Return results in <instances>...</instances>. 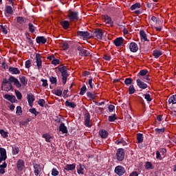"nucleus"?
Returning <instances> with one entry per match:
<instances>
[{"label":"nucleus","mask_w":176,"mask_h":176,"mask_svg":"<svg viewBox=\"0 0 176 176\" xmlns=\"http://www.w3.org/2000/svg\"><path fill=\"white\" fill-rule=\"evenodd\" d=\"M65 105H66V107H68V108H76V104L75 102H69L68 100L65 102Z\"/></svg>","instance_id":"c756f323"},{"label":"nucleus","mask_w":176,"mask_h":176,"mask_svg":"<svg viewBox=\"0 0 176 176\" xmlns=\"http://www.w3.org/2000/svg\"><path fill=\"white\" fill-rule=\"evenodd\" d=\"M0 134L1 135L3 138H6L8 137V134H9V133L8 132L5 131L3 129H1Z\"/></svg>","instance_id":"a18cd8bd"},{"label":"nucleus","mask_w":176,"mask_h":176,"mask_svg":"<svg viewBox=\"0 0 176 176\" xmlns=\"http://www.w3.org/2000/svg\"><path fill=\"white\" fill-rule=\"evenodd\" d=\"M94 36L95 38L97 39H102V30L101 29H97L94 32Z\"/></svg>","instance_id":"6ab92c4d"},{"label":"nucleus","mask_w":176,"mask_h":176,"mask_svg":"<svg viewBox=\"0 0 176 176\" xmlns=\"http://www.w3.org/2000/svg\"><path fill=\"white\" fill-rule=\"evenodd\" d=\"M77 36H79V38H81L82 39H83V41L90 39L91 38L90 33L87 31H78Z\"/></svg>","instance_id":"39448f33"},{"label":"nucleus","mask_w":176,"mask_h":176,"mask_svg":"<svg viewBox=\"0 0 176 176\" xmlns=\"http://www.w3.org/2000/svg\"><path fill=\"white\" fill-rule=\"evenodd\" d=\"M38 105H40V107H45V104H46V102H45L44 99H39L38 101Z\"/></svg>","instance_id":"bf43d9fd"},{"label":"nucleus","mask_w":176,"mask_h":176,"mask_svg":"<svg viewBox=\"0 0 176 176\" xmlns=\"http://www.w3.org/2000/svg\"><path fill=\"white\" fill-rule=\"evenodd\" d=\"M52 93L53 94H55V96H58V97H61V96H63V90L61 89H54Z\"/></svg>","instance_id":"7c9ffc66"},{"label":"nucleus","mask_w":176,"mask_h":176,"mask_svg":"<svg viewBox=\"0 0 176 176\" xmlns=\"http://www.w3.org/2000/svg\"><path fill=\"white\" fill-rule=\"evenodd\" d=\"M8 167L6 162H4L3 164L0 165V174H5V168Z\"/></svg>","instance_id":"473e14b6"},{"label":"nucleus","mask_w":176,"mask_h":176,"mask_svg":"<svg viewBox=\"0 0 176 176\" xmlns=\"http://www.w3.org/2000/svg\"><path fill=\"white\" fill-rule=\"evenodd\" d=\"M20 152V148L18 146L12 147V155H18Z\"/></svg>","instance_id":"37998d69"},{"label":"nucleus","mask_w":176,"mask_h":176,"mask_svg":"<svg viewBox=\"0 0 176 176\" xmlns=\"http://www.w3.org/2000/svg\"><path fill=\"white\" fill-rule=\"evenodd\" d=\"M13 89V87L12 86V82H3L1 85V90L3 91H10Z\"/></svg>","instance_id":"6e6552de"},{"label":"nucleus","mask_w":176,"mask_h":176,"mask_svg":"<svg viewBox=\"0 0 176 176\" xmlns=\"http://www.w3.org/2000/svg\"><path fill=\"white\" fill-rule=\"evenodd\" d=\"M59 131H61L63 134L68 133V129H67L65 123H61L59 126Z\"/></svg>","instance_id":"b1692460"},{"label":"nucleus","mask_w":176,"mask_h":176,"mask_svg":"<svg viewBox=\"0 0 176 176\" xmlns=\"http://www.w3.org/2000/svg\"><path fill=\"white\" fill-rule=\"evenodd\" d=\"M124 83L126 85V86H129V85H131L133 83V78H128L124 80Z\"/></svg>","instance_id":"de8ad7c7"},{"label":"nucleus","mask_w":176,"mask_h":176,"mask_svg":"<svg viewBox=\"0 0 176 176\" xmlns=\"http://www.w3.org/2000/svg\"><path fill=\"white\" fill-rule=\"evenodd\" d=\"M16 114L17 115V116H21V115H23V110L21 109V107H16Z\"/></svg>","instance_id":"4c0bfd02"},{"label":"nucleus","mask_w":176,"mask_h":176,"mask_svg":"<svg viewBox=\"0 0 176 176\" xmlns=\"http://www.w3.org/2000/svg\"><path fill=\"white\" fill-rule=\"evenodd\" d=\"M16 21L19 24H23V23H27V19H23L22 16H19L16 19Z\"/></svg>","instance_id":"ea45409f"},{"label":"nucleus","mask_w":176,"mask_h":176,"mask_svg":"<svg viewBox=\"0 0 176 176\" xmlns=\"http://www.w3.org/2000/svg\"><path fill=\"white\" fill-rule=\"evenodd\" d=\"M129 49L132 53H136L138 51V45H137L135 42H132L129 45Z\"/></svg>","instance_id":"412c9836"},{"label":"nucleus","mask_w":176,"mask_h":176,"mask_svg":"<svg viewBox=\"0 0 176 176\" xmlns=\"http://www.w3.org/2000/svg\"><path fill=\"white\" fill-rule=\"evenodd\" d=\"M42 138H45L46 142H52V139L53 138V137L49 133L43 134Z\"/></svg>","instance_id":"393cba45"},{"label":"nucleus","mask_w":176,"mask_h":176,"mask_svg":"<svg viewBox=\"0 0 176 176\" xmlns=\"http://www.w3.org/2000/svg\"><path fill=\"white\" fill-rule=\"evenodd\" d=\"M68 89H65L63 91V98H68L69 95H68Z\"/></svg>","instance_id":"69168bd1"},{"label":"nucleus","mask_w":176,"mask_h":176,"mask_svg":"<svg viewBox=\"0 0 176 176\" xmlns=\"http://www.w3.org/2000/svg\"><path fill=\"white\" fill-rule=\"evenodd\" d=\"M1 31L2 32H3V34H8V29H6V26L3 25H1Z\"/></svg>","instance_id":"0e129e2a"},{"label":"nucleus","mask_w":176,"mask_h":176,"mask_svg":"<svg viewBox=\"0 0 176 176\" xmlns=\"http://www.w3.org/2000/svg\"><path fill=\"white\" fill-rule=\"evenodd\" d=\"M145 167L146 170H153V165L150 162H146Z\"/></svg>","instance_id":"79ce46f5"},{"label":"nucleus","mask_w":176,"mask_h":176,"mask_svg":"<svg viewBox=\"0 0 176 176\" xmlns=\"http://www.w3.org/2000/svg\"><path fill=\"white\" fill-rule=\"evenodd\" d=\"M77 50H78L80 56H82V57H87V56H90V52L83 49L81 46H78L77 47Z\"/></svg>","instance_id":"9b49d317"},{"label":"nucleus","mask_w":176,"mask_h":176,"mask_svg":"<svg viewBox=\"0 0 176 176\" xmlns=\"http://www.w3.org/2000/svg\"><path fill=\"white\" fill-rule=\"evenodd\" d=\"M137 140H138V143L141 144L144 141V137L142 136V134L141 133H138L137 134Z\"/></svg>","instance_id":"e433bc0d"},{"label":"nucleus","mask_w":176,"mask_h":176,"mask_svg":"<svg viewBox=\"0 0 176 176\" xmlns=\"http://www.w3.org/2000/svg\"><path fill=\"white\" fill-rule=\"evenodd\" d=\"M103 19L106 24H112V19H111V16L108 15H104Z\"/></svg>","instance_id":"2f4dec72"},{"label":"nucleus","mask_w":176,"mask_h":176,"mask_svg":"<svg viewBox=\"0 0 176 176\" xmlns=\"http://www.w3.org/2000/svg\"><path fill=\"white\" fill-rule=\"evenodd\" d=\"M144 97L145 100H146V101H148V102H151V101H152V98H151V95L146 94H144Z\"/></svg>","instance_id":"13d9d810"},{"label":"nucleus","mask_w":176,"mask_h":176,"mask_svg":"<svg viewBox=\"0 0 176 176\" xmlns=\"http://www.w3.org/2000/svg\"><path fill=\"white\" fill-rule=\"evenodd\" d=\"M15 94L18 100H21V98H23V95L21 94V92H20L19 90H15Z\"/></svg>","instance_id":"c03bdc74"},{"label":"nucleus","mask_w":176,"mask_h":176,"mask_svg":"<svg viewBox=\"0 0 176 176\" xmlns=\"http://www.w3.org/2000/svg\"><path fill=\"white\" fill-rule=\"evenodd\" d=\"M165 129L162 128V129H155V132H157L158 134H160V133H164Z\"/></svg>","instance_id":"338daca9"},{"label":"nucleus","mask_w":176,"mask_h":176,"mask_svg":"<svg viewBox=\"0 0 176 176\" xmlns=\"http://www.w3.org/2000/svg\"><path fill=\"white\" fill-rule=\"evenodd\" d=\"M140 39L144 42L148 41V38L146 37V33L144 30H140Z\"/></svg>","instance_id":"a878e982"},{"label":"nucleus","mask_w":176,"mask_h":176,"mask_svg":"<svg viewBox=\"0 0 176 176\" xmlns=\"http://www.w3.org/2000/svg\"><path fill=\"white\" fill-rule=\"evenodd\" d=\"M136 83L139 89H142L143 90H145V89H148V84L142 81V79L141 78L137 79Z\"/></svg>","instance_id":"1a4fd4ad"},{"label":"nucleus","mask_w":176,"mask_h":176,"mask_svg":"<svg viewBox=\"0 0 176 176\" xmlns=\"http://www.w3.org/2000/svg\"><path fill=\"white\" fill-rule=\"evenodd\" d=\"M19 80L20 81H19V79L16 78L13 76H10L8 78V82H10V83H14V86H16L17 89H20V87H21V85L23 86H26L28 82V80L24 76H19Z\"/></svg>","instance_id":"f257e3e1"},{"label":"nucleus","mask_w":176,"mask_h":176,"mask_svg":"<svg viewBox=\"0 0 176 176\" xmlns=\"http://www.w3.org/2000/svg\"><path fill=\"white\" fill-rule=\"evenodd\" d=\"M1 67L3 68V69H8L9 68V66L8 64H6V61L3 60V63H1Z\"/></svg>","instance_id":"680f3d73"},{"label":"nucleus","mask_w":176,"mask_h":176,"mask_svg":"<svg viewBox=\"0 0 176 176\" xmlns=\"http://www.w3.org/2000/svg\"><path fill=\"white\" fill-rule=\"evenodd\" d=\"M67 18L70 23H75L79 20V13L76 11L69 10L67 13Z\"/></svg>","instance_id":"7ed1b4c3"},{"label":"nucleus","mask_w":176,"mask_h":176,"mask_svg":"<svg viewBox=\"0 0 176 176\" xmlns=\"http://www.w3.org/2000/svg\"><path fill=\"white\" fill-rule=\"evenodd\" d=\"M116 119H118V118H116V114H113L112 116H109V120L110 122H115V120H116Z\"/></svg>","instance_id":"864d4df0"},{"label":"nucleus","mask_w":176,"mask_h":176,"mask_svg":"<svg viewBox=\"0 0 176 176\" xmlns=\"http://www.w3.org/2000/svg\"><path fill=\"white\" fill-rule=\"evenodd\" d=\"M76 167V164H66L65 166V170H66V171H74Z\"/></svg>","instance_id":"5701e85b"},{"label":"nucleus","mask_w":176,"mask_h":176,"mask_svg":"<svg viewBox=\"0 0 176 176\" xmlns=\"http://www.w3.org/2000/svg\"><path fill=\"white\" fill-rule=\"evenodd\" d=\"M116 145H120V144H122L124 146V145H126V142H124V140H123V139L116 140Z\"/></svg>","instance_id":"603ef678"},{"label":"nucleus","mask_w":176,"mask_h":176,"mask_svg":"<svg viewBox=\"0 0 176 176\" xmlns=\"http://www.w3.org/2000/svg\"><path fill=\"white\" fill-rule=\"evenodd\" d=\"M8 71L12 75H20V69L17 67H10Z\"/></svg>","instance_id":"aec40b11"},{"label":"nucleus","mask_w":176,"mask_h":176,"mask_svg":"<svg viewBox=\"0 0 176 176\" xmlns=\"http://www.w3.org/2000/svg\"><path fill=\"white\" fill-rule=\"evenodd\" d=\"M117 160L123 162L124 159V150L123 148H118L116 153Z\"/></svg>","instance_id":"0eeeda50"},{"label":"nucleus","mask_w":176,"mask_h":176,"mask_svg":"<svg viewBox=\"0 0 176 176\" xmlns=\"http://www.w3.org/2000/svg\"><path fill=\"white\" fill-rule=\"evenodd\" d=\"M141 8V3H136L131 6V10H137V9H140Z\"/></svg>","instance_id":"f704fd0d"},{"label":"nucleus","mask_w":176,"mask_h":176,"mask_svg":"<svg viewBox=\"0 0 176 176\" xmlns=\"http://www.w3.org/2000/svg\"><path fill=\"white\" fill-rule=\"evenodd\" d=\"M85 125L87 127H91V121L90 120V114H89V113L85 115Z\"/></svg>","instance_id":"4be33fe9"},{"label":"nucleus","mask_w":176,"mask_h":176,"mask_svg":"<svg viewBox=\"0 0 176 176\" xmlns=\"http://www.w3.org/2000/svg\"><path fill=\"white\" fill-rule=\"evenodd\" d=\"M156 158L158 159L159 160H162V155L160 154V152H156Z\"/></svg>","instance_id":"774afa93"},{"label":"nucleus","mask_w":176,"mask_h":176,"mask_svg":"<svg viewBox=\"0 0 176 176\" xmlns=\"http://www.w3.org/2000/svg\"><path fill=\"white\" fill-rule=\"evenodd\" d=\"M25 163L23 160H19L16 162V168L19 171H23L24 170Z\"/></svg>","instance_id":"ddd939ff"},{"label":"nucleus","mask_w":176,"mask_h":176,"mask_svg":"<svg viewBox=\"0 0 176 176\" xmlns=\"http://www.w3.org/2000/svg\"><path fill=\"white\" fill-rule=\"evenodd\" d=\"M87 97H88L90 101H92V100H94V98H96V94H91V92H87Z\"/></svg>","instance_id":"58836bf2"},{"label":"nucleus","mask_w":176,"mask_h":176,"mask_svg":"<svg viewBox=\"0 0 176 176\" xmlns=\"http://www.w3.org/2000/svg\"><path fill=\"white\" fill-rule=\"evenodd\" d=\"M5 12L7 14H12L13 13V8L10 6H8L6 7Z\"/></svg>","instance_id":"72a5a7b5"},{"label":"nucleus","mask_w":176,"mask_h":176,"mask_svg":"<svg viewBox=\"0 0 176 176\" xmlns=\"http://www.w3.org/2000/svg\"><path fill=\"white\" fill-rule=\"evenodd\" d=\"M77 173H78V174H82V175H83V174H85L83 166H82V164H80V167L77 170Z\"/></svg>","instance_id":"09e8293b"},{"label":"nucleus","mask_w":176,"mask_h":176,"mask_svg":"<svg viewBox=\"0 0 176 176\" xmlns=\"http://www.w3.org/2000/svg\"><path fill=\"white\" fill-rule=\"evenodd\" d=\"M52 64L53 65H58L59 64H61V61H60V60H58V59L54 58V59L52 61Z\"/></svg>","instance_id":"6e6d98bb"},{"label":"nucleus","mask_w":176,"mask_h":176,"mask_svg":"<svg viewBox=\"0 0 176 176\" xmlns=\"http://www.w3.org/2000/svg\"><path fill=\"white\" fill-rule=\"evenodd\" d=\"M41 82H43V87H47L49 86V84L47 83V80L42 78Z\"/></svg>","instance_id":"4d7b16f0"},{"label":"nucleus","mask_w":176,"mask_h":176,"mask_svg":"<svg viewBox=\"0 0 176 176\" xmlns=\"http://www.w3.org/2000/svg\"><path fill=\"white\" fill-rule=\"evenodd\" d=\"M129 94H134L135 93V89L134 88V85H131L129 88Z\"/></svg>","instance_id":"3c124183"},{"label":"nucleus","mask_w":176,"mask_h":176,"mask_svg":"<svg viewBox=\"0 0 176 176\" xmlns=\"http://www.w3.org/2000/svg\"><path fill=\"white\" fill-rule=\"evenodd\" d=\"M27 98L30 107H32V105H34V101H35V96L30 93L28 94Z\"/></svg>","instance_id":"2eb2a0df"},{"label":"nucleus","mask_w":176,"mask_h":176,"mask_svg":"<svg viewBox=\"0 0 176 176\" xmlns=\"http://www.w3.org/2000/svg\"><path fill=\"white\" fill-rule=\"evenodd\" d=\"M99 135L101 138H107L108 137V131L101 129L99 131Z\"/></svg>","instance_id":"bb28decb"},{"label":"nucleus","mask_w":176,"mask_h":176,"mask_svg":"<svg viewBox=\"0 0 176 176\" xmlns=\"http://www.w3.org/2000/svg\"><path fill=\"white\" fill-rule=\"evenodd\" d=\"M29 31L30 32H32V34H34V32H35V27L32 23H29Z\"/></svg>","instance_id":"8fccbe9b"},{"label":"nucleus","mask_w":176,"mask_h":176,"mask_svg":"<svg viewBox=\"0 0 176 176\" xmlns=\"http://www.w3.org/2000/svg\"><path fill=\"white\" fill-rule=\"evenodd\" d=\"M36 66L38 67V69H41L42 68V59H41V54H36L35 57Z\"/></svg>","instance_id":"dca6fc26"},{"label":"nucleus","mask_w":176,"mask_h":176,"mask_svg":"<svg viewBox=\"0 0 176 176\" xmlns=\"http://www.w3.org/2000/svg\"><path fill=\"white\" fill-rule=\"evenodd\" d=\"M7 158H8V156L6 155V149L1 147L0 148V163H2V162H5Z\"/></svg>","instance_id":"9d476101"},{"label":"nucleus","mask_w":176,"mask_h":176,"mask_svg":"<svg viewBox=\"0 0 176 176\" xmlns=\"http://www.w3.org/2000/svg\"><path fill=\"white\" fill-rule=\"evenodd\" d=\"M168 103L173 104H176V95H173L169 98Z\"/></svg>","instance_id":"c9c22d12"},{"label":"nucleus","mask_w":176,"mask_h":176,"mask_svg":"<svg viewBox=\"0 0 176 176\" xmlns=\"http://www.w3.org/2000/svg\"><path fill=\"white\" fill-rule=\"evenodd\" d=\"M25 68L30 69L31 68V60H28L25 63Z\"/></svg>","instance_id":"052dcab7"},{"label":"nucleus","mask_w":176,"mask_h":176,"mask_svg":"<svg viewBox=\"0 0 176 176\" xmlns=\"http://www.w3.org/2000/svg\"><path fill=\"white\" fill-rule=\"evenodd\" d=\"M86 90H87V89L86 88V85L82 86L80 91V96H83L85 93H86Z\"/></svg>","instance_id":"5fc2aeb1"},{"label":"nucleus","mask_w":176,"mask_h":176,"mask_svg":"<svg viewBox=\"0 0 176 176\" xmlns=\"http://www.w3.org/2000/svg\"><path fill=\"white\" fill-rule=\"evenodd\" d=\"M60 25L64 30H68L69 28V22L68 21H61Z\"/></svg>","instance_id":"cd10ccee"},{"label":"nucleus","mask_w":176,"mask_h":176,"mask_svg":"<svg viewBox=\"0 0 176 176\" xmlns=\"http://www.w3.org/2000/svg\"><path fill=\"white\" fill-rule=\"evenodd\" d=\"M29 111L31 113H33V115H34V116H38V115H39V112L36 111V109H35V108L30 109Z\"/></svg>","instance_id":"49530a36"},{"label":"nucleus","mask_w":176,"mask_h":176,"mask_svg":"<svg viewBox=\"0 0 176 176\" xmlns=\"http://www.w3.org/2000/svg\"><path fill=\"white\" fill-rule=\"evenodd\" d=\"M50 82H51L52 85H54V86H56L57 85V78L50 76Z\"/></svg>","instance_id":"a19ab883"},{"label":"nucleus","mask_w":176,"mask_h":176,"mask_svg":"<svg viewBox=\"0 0 176 176\" xmlns=\"http://www.w3.org/2000/svg\"><path fill=\"white\" fill-rule=\"evenodd\" d=\"M162 54H163V52H162L160 50H154L153 52V55L154 56L155 58H159Z\"/></svg>","instance_id":"c85d7f7f"},{"label":"nucleus","mask_w":176,"mask_h":176,"mask_svg":"<svg viewBox=\"0 0 176 176\" xmlns=\"http://www.w3.org/2000/svg\"><path fill=\"white\" fill-rule=\"evenodd\" d=\"M115 173L117 175L122 176L126 173V170L122 166H118L115 168Z\"/></svg>","instance_id":"f8f14e48"},{"label":"nucleus","mask_w":176,"mask_h":176,"mask_svg":"<svg viewBox=\"0 0 176 176\" xmlns=\"http://www.w3.org/2000/svg\"><path fill=\"white\" fill-rule=\"evenodd\" d=\"M139 79H142V80H147V82H149L151 80V78H149V74H148V70L146 69H142L138 74Z\"/></svg>","instance_id":"20e7f679"},{"label":"nucleus","mask_w":176,"mask_h":176,"mask_svg":"<svg viewBox=\"0 0 176 176\" xmlns=\"http://www.w3.org/2000/svg\"><path fill=\"white\" fill-rule=\"evenodd\" d=\"M33 168L34 173L36 176L40 175L43 170V167H42V166H41L39 164H34Z\"/></svg>","instance_id":"423d86ee"},{"label":"nucleus","mask_w":176,"mask_h":176,"mask_svg":"<svg viewBox=\"0 0 176 176\" xmlns=\"http://www.w3.org/2000/svg\"><path fill=\"white\" fill-rule=\"evenodd\" d=\"M59 174V172L58 170H57V169L56 168H53L52 170V175L53 176H57Z\"/></svg>","instance_id":"e2e57ef3"},{"label":"nucleus","mask_w":176,"mask_h":176,"mask_svg":"<svg viewBox=\"0 0 176 176\" xmlns=\"http://www.w3.org/2000/svg\"><path fill=\"white\" fill-rule=\"evenodd\" d=\"M59 72L62 76V82L63 85L67 83V79H68V68L66 66L62 65L58 67Z\"/></svg>","instance_id":"f03ea898"},{"label":"nucleus","mask_w":176,"mask_h":176,"mask_svg":"<svg viewBox=\"0 0 176 176\" xmlns=\"http://www.w3.org/2000/svg\"><path fill=\"white\" fill-rule=\"evenodd\" d=\"M36 43H38L39 45H45L46 42H47V38L45 36H37L36 38Z\"/></svg>","instance_id":"a211bd4d"},{"label":"nucleus","mask_w":176,"mask_h":176,"mask_svg":"<svg viewBox=\"0 0 176 176\" xmlns=\"http://www.w3.org/2000/svg\"><path fill=\"white\" fill-rule=\"evenodd\" d=\"M123 42H124L123 38L118 37L114 40L113 43L117 47H119L120 46H123Z\"/></svg>","instance_id":"f3484780"},{"label":"nucleus","mask_w":176,"mask_h":176,"mask_svg":"<svg viewBox=\"0 0 176 176\" xmlns=\"http://www.w3.org/2000/svg\"><path fill=\"white\" fill-rule=\"evenodd\" d=\"M3 98L5 100H8V101H10V102H17V99H16V96L13 95H10V94H6L3 96Z\"/></svg>","instance_id":"4468645a"}]
</instances>
